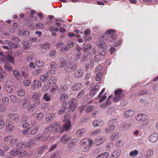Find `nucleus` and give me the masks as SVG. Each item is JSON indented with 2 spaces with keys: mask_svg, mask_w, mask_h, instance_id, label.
<instances>
[{
  "mask_svg": "<svg viewBox=\"0 0 158 158\" xmlns=\"http://www.w3.org/2000/svg\"><path fill=\"white\" fill-rule=\"evenodd\" d=\"M115 96L113 98V100L115 102H117L123 99L125 96L122 89H116L114 92Z\"/></svg>",
  "mask_w": 158,
  "mask_h": 158,
  "instance_id": "nucleus-1",
  "label": "nucleus"
},
{
  "mask_svg": "<svg viewBox=\"0 0 158 158\" xmlns=\"http://www.w3.org/2000/svg\"><path fill=\"white\" fill-rule=\"evenodd\" d=\"M64 118V124L63 125V129L68 131L71 127V123L69 120V117L68 115H65Z\"/></svg>",
  "mask_w": 158,
  "mask_h": 158,
  "instance_id": "nucleus-2",
  "label": "nucleus"
},
{
  "mask_svg": "<svg viewBox=\"0 0 158 158\" xmlns=\"http://www.w3.org/2000/svg\"><path fill=\"white\" fill-rule=\"evenodd\" d=\"M76 69L72 62H68L64 68V70L67 73H70L75 71Z\"/></svg>",
  "mask_w": 158,
  "mask_h": 158,
  "instance_id": "nucleus-3",
  "label": "nucleus"
},
{
  "mask_svg": "<svg viewBox=\"0 0 158 158\" xmlns=\"http://www.w3.org/2000/svg\"><path fill=\"white\" fill-rule=\"evenodd\" d=\"M106 33L109 34L111 39L110 41L112 43H114L117 37V35L114 33V30L111 29L108 30L106 31Z\"/></svg>",
  "mask_w": 158,
  "mask_h": 158,
  "instance_id": "nucleus-4",
  "label": "nucleus"
},
{
  "mask_svg": "<svg viewBox=\"0 0 158 158\" xmlns=\"http://www.w3.org/2000/svg\"><path fill=\"white\" fill-rule=\"evenodd\" d=\"M14 87V83L10 81H7L5 84V89L9 93H11Z\"/></svg>",
  "mask_w": 158,
  "mask_h": 158,
  "instance_id": "nucleus-5",
  "label": "nucleus"
},
{
  "mask_svg": "<svg viewBox=\"0 0 158 158\" xmlns=\"http://www.w3.org/2000/svg\"><path fill=\"white\" fill-rule=\"evenodd\" d=\"M71 139V137L69 135L64 134L60 137V142L63 144H66Z\"/></svg>",
  "mask_w": 158,
  "mask_h": 158,
  "instance_id": "nucleus-6",
  "label": "nucleus"
},
{
  "mask_svg": "<svg viewBox=\"0 0 158 158\" xmlns=\"http://www.w3.org/2000/svg\"><path fill=\"white\" fill-rule=\"evenodd\" d=\"M147 116L143 114H138L135 116V118L138 121L140 122L145 121L147 120Z\"/></svg>",
  "mask_w": 158,
  "mask_h": 158,
  "instance_id": "nucleus-7",
  "label": "nucleus"
},
{
  "mask_svg": "<svg viewBox=\"0 0 158 158\" xmlns=\"http://www.w3.org/2000/svg\"><path fill=\"white\" fill-rule=\"evenodd\" d=\"M53 130V128L50 124L49 126H48L44 129L43 132L46 136L48 137L50 135L51 133H54Z\"/></svg>",
  "mask_w": 158,
  "mask_h": 158,
  "instance_id": "nucleus-8",
  "label": "nucleus"
},
{
  "mask_svg": "<svg viewBox=\"0 0 158 158\" xmlns=\"http://www.w3.org/2000/svg\"><path fill=\"white\" fill-rule=\"evenodd\" d=\"M77 100L75 98H73L69 101V108L72 109H75L76 108L77 104Z\"/></svg>",
  "mask_w": 158,
  "mask_h": 158,
  "instance_id": "nucleus-9",
  "label": "nucleus"
},
{
  "mask_svg": "<svg viewBox=\"0 0 158 158\" xmlns=\"http://www.w3.org/2000/svg\"><path fill=\"white\" fill-rule=\"evenodd\" d=\"M51 125L53 128V132H57L60 131V128L61 127L60 124L56 121L51 123Z\"/></svg>",
  "mask_w": 158,
  "mask_h": 158,
  "instance_id": "nucleus-10",
  "label": "nucleus"
},
{
  "mask_svg": "<svg viewBox=\"0 0 158 158\" xmlns=\"http://www.w3.org/2000/svg\"><path fill=\"white\" fill-rule=\"evenodd\" d=\"M158 139V134L156 132H153L149 137V141L152 142H155Z\"/></svg>",
  "mask_w": 158,
  "mask_h": 158,
  "instance_id": "nucleus-11",
  "label": "nucleus"
},
{
  "mask_svg": "<svg viewBox=\"0 0 158 158\" xmlns=\"http://www.w3.org/2000/svg\"><path fill=\"white\" fill-rule=\"evenodd\" d=\"M8 117L9 118L13 120L15 122H18L20 118L19 116L15 114H9L8 115Z\"/></svg>",
  "mask_w": 158,
  "mask_h": 158,
  "instance_id": "nucleus-12",
  "label": "nucleus"
},
{
  "mask_svg": "<svg viewBox=\"0 0 158 158\" xmlns=\"http://www.w3.org/2000/svg\"><path fill=\"white\" fill-rule=\"evenodd\" d=\"M92 125L94 127H97L98 126L101 127L104 125L103 121L100 119L94 120L92 122Z\"/></svg>",
  "mask_w": 158,
  "mask_h": 158,
  "instance_id": "nucleus-13",
  "label": "nucleus"
},
{
  "mask_svg": "<svg viewBox=\"0 0 158 158\" xmlns=\"http://www.w3.org/2000/svg\"><path fill=\"white\" fill-rule=\"evenodd\" d=\"M41 48L45 50H49L51 47V44L48 42L41 43L40 44Z\"/></svg>",
  "mask_w": 158,
  "mask_h": 158,
  "instance_id": "nucleus-14",
  "label": "nucleus"
},
{
  "mask_svg": "<svg viewBox=\"0 0 158 158\" xmlns=\"http://www.w3.org/2000/svg\"><path fill=\"white\" fill-rule=\"evenodd\" d=\"M67 61L64 58H60L58 63V66L60 68H63L67 64Z\"/></svg>",
  "mask_w": 158,
  "mask_h": 158,
  "instance_id": "nucleus-15",
  "label": "nucleus"
},
{
  "mask_svg": "<svg viewBox=\"0 0 158 158\" xmlns=\"http://www.w3.org/2000/svg\"><path fill=\"white\" fill-rule=\"evenodd\" d=\"M83 73V71L80 69H77L74 74V76L75 78H78L81 77Z\"/></svg>",
  "mask_w": 158,
  "mask_h": 158,
  "instance_id": "nucleus-16",
  "label": "nucleus"
},
{
  "mask_svg": "<svg viewBox=\"0 0 158 158\" xmlns=\"http://www.w3.org/2000/svg\"><path fill=\"white\" fill-rule=\"evenodd\" d=\"M57 81V78L54 77H51L48 80L47 83V85L49 87H50L55 84Z\"/></svg>",
  "mask_w": 158,
  "mask_h": 158,
  "instance_id": "nucleus-17",
  "label": "nucleus"
},
{
  "mask_svg": "<svg viewBox=\"0 0 158 158\" xmlns=\"http://www.w3.org/2000/svg\"><path fill=\"white\" fill-rule=\"evenodd\" d=\"M112 97L113 96L111 95L109 96L106 100V102L101 105V107L104 108L107 106H109L111 102V99Z\"/></svg>",
  "mask_w": 158,
  "mask_h": 158,
  "instance_id": "nucleus-18",
  "label": "nucleus"
},
{
  "mask_svg": "<svg viewBox=\"0 0 158 158\" xmlns=\"http://www.w3.org/2000/svg\"><path fill=\"white\" fill-rule=\"evenodd\" d=\"M99 89V86L98 85H96L90 91L89 94L90 96L91 97H93Z\"/></svg>",
  "mask_w": 158,
  "mask_h": 158,
  "instance_id": "nucleus-19",
  "label": "nucleus"
},
{
  "mask_svg": "<svg viewBox=\"0 0 158 158\" xmlns=\"http://www.w3.org/2000/svg\"><path fill=\"white\" fill-rule=\"evenodd\" d=\"M40 97V93L39 92H35L32 95V98L36 100L37 101L36 103L37 105L40 104V102L39 100V98Z\"/></svg>",
  "mask_w": 158,
  "mask_h": 158,
  "instance_id": "nucleus-20",
  "label": "nucleus"
},
{
  "mask_svg": "<svg viewBox=\"0 0 158 158\" xmlns=\"http://www.w3.org/2000/svg\"><path fill=\"white\" fill-rule=\"evenodd\" d=\"M18 35L20 36H28L29 35L30 33L27 31L21 30L19 31Z\"/></svg>",
  "mask_w": 158,
  "mask_h": 158,
  "instance_id": "nucleus-21",
  "label": "nucleus"
},
{
  "mask_svg": "<svg viewBox=\"0 0 158 158\" xmlns=\"http://www.w3.org/2000/svg\"><path fill=\"white\" fill-rule=\"evenodd\" d=\"M22 44L23 46V48L25 50L30 48L31 45V43L26 41H23Z\"/></svg>",
  "mask_w": 158,
  "mask_h": 158,
  "instance_id": "nucleus-22",
  "label": "nucleus"
},
{
  "mask_svg": "<svg viewBox=\"0 0 158 158\" xmlns=\"http://www.w3.org/2000/svg\"><path fill=\"white\" fill-rule=\"evenodd\" d=\"M82 84L81 83H78L73 85L72 89L73 91H77L80 90L82 87Z\"/></svg>",
  "mask_w": 158,
  "mask_h": 158,
  "instance_id": "nucleus-23",
  "label": "nucleus"
},
{
  "mask_svg": "<svg viewBox=\"0 0 158 158\" xmlns=\"http://www.w3.org/2000/svg\"><path fill=\"white\" fill-rule=\"evenodd\" d=\"M121 151L119 149H117L113 152L112 154V156L114 158H117L120 155Z\"/></svg>",
  "mask_w": 158,
  "mask_h": 158,
  "instance_id": "nucleus-24",
  "label": "nucleus"
},
{
  "mask_svg": "<svg viewBox=\"0 0 158 158\" xmlns=\"http://www.w3.org/2000/svg\"><path fill=\"white\" fill-rule=\"evenodd\" d=\"M41 83L40 81L37 80L34 81V85H32L31 89L34 90L35 89H38L40 86H41Z\"/></svg>",
  "mask_w": 158,
  "mask_h": 158,
  "instance_id": "nucleus-25",
  "label": "nucleus"
},
{
  "mask_svg": "<svg viewBox=\"0 0 158 158\" xmlns=\"http://www.w3.org/2000/svg\"><path fill=\"white\" fill-rule=\"evenodd\" d=\"M6 43L11 48H16L18 47L17 44L13 43L9 40H6Z\"/></svg>",
  "mask_w": 158,
  "mask_h": 158,
  "instance_id": "nucleus-26",
  "label": "nucleus"
},
{
  "mask_svg": "<svg viewBox=\"0 0 158 158\" xmlns=\"http://www.w3.org/2000/svg\"><path fill=\"white\" fill-rule=\"evenodd\" d=\"M83 51L85 52H89L92 48L91 46L89 44H84L83 45Z\"/></svg>",
  "mask_w": 158,
  "mask_h": 158,
  "instance_id": "nucleus-27",
  "label": "nucleus"
},
{
  "mask_svg": "<svg viewBox=\"0 0 158 158\" xmlns=\"http://www.w3.org/2000/svg\"><path fill=\"white\" fill-rule=\"evenodd\" d=\"M67 104L66 103H64L62 104L61 106V108L58 111V113L60 114H63L65 111L67 109V108L66 107Z\"/></svg>",
  "mask_w": 158,
  "mask_h": 158,
  "instance_id": "nucleus-28",
  "label": "nucleus"
},
{
  "mask_svg": "<svg viewBox=\"0 0 158 158\" xmlns=\"http://www.w3.org/2000/svg\"><path fill=\"white\" fill-rule=\"evenodd\" d=\"M48 146L46 145H42L40 147L38 150V153L39 154H41L46 151L48 148Z\"/></svg>",
  "mask_w": 158,
  "mask_h": 158,
  "instance_id": "nucleus-29",
  "label": "nucleus"
},
{
  "mask_svg": "<svg viewBox=\"0 0 158 158\" xmlns=\"http://www.w3.org/2000/svg\"><path fill=\"white\" fill-rule=\"evenodd\" d=\"M135 114V112L131 110H128L125 112L124 115L126 117H131Z\"/></svg>",
  "mask_w": 158,
  "mask_h": 158,
  "instance_id": "nucleus-30",
  "label": "nucleus"
},
{
  "mask_svg": "<svg viewBox=\"0 0 158 158\" xmlns=\"http://www.w3.org/2000/svg\"><path fill=\"white\" fill-rule=\"evenodd\" d=\"M35 64L38 67H42L44 64V63L43 61L39 60H35Z\"/></svg>",
  "mask_w": 158,
  "mask_h": 158,
  "instance_id": "nucleus-31",
  "label": "nucleus"
},
{
  "mask_svg": "<svg viewBox=\"0 0 158 158\" xmlns=\"http://www.w3.org/2000/svg\"><path fill=\"white\" fill-rule=\"evenodd\" d=\"M153 154V151L152 149H149L146 151V153L145 155L146 158H149Z\"/></svg>",
  "mask_w": 158,
  "mask_h": 158,
  "instance_id": "nucleus-32",
  "label": "nucleus"
},
{
  "mask_svg": "<svg viewBox=\"0 0 158 158\" xmlns=\"http://www.w3.org/2000/svg\"><path fill=\"white\" fill-rule=\"evenodd\" d=\"M68 89V88L66 85H64L60 86L59 89V92L60 93H64Z\"/></svg>",
  "mask_w": 158,
  "mask_h": 158,
  "instance_id": "nucleus-33",
  "label": "nucleus"
},
{
  "mask_svg": "<svg viewBox=\"0 0 158 158\" xmlns=\"http://www.w3.org/2000/svg\"><path fill=\"white\" fill-rule=\"evenodd\" d=\"M85 130L84 129H82L77 130V134L79 136H82L85 132Z\"/></svg>",
  "mask_w": 158,
  "mask_h": 158,
  "instance_id": "nucleus-34",
  "label": "nucleus"
},
{
  "mask_svg": "<svg viewBox=\"0 0 158 158\" xmlns=\"http://www.w3.org/2000/svg\"><path fill=\"white\" fill-rule=\"evenodd\" d=\"M38 105L35 102V103L31 104L27 108L28 110L30 112H33L35 108V106Z\"/></svg>",
  "mask_w": 158,
  "mask_h": 158,
  "instance_id": "nucleus-35",
  "label": "nucleus"
},
{
  "mask_svg": "<svg viewBox=\"0 0 158 158\" xmlns=\"http://www.w3.org/2000/svg\"><path fill=\"white\" fill-rule=\"evenodd\" d=\"M109 155L108 152H105L97 156L96 158H108Z\"/></svg>",
  "mask_w": 158,
  "mask_h": 158,
  "instance_id": "nucleus-36",
  "label": "nucleus"
},
{
  "mask_svg": "<svg viewBox=\"0 0 158 158\" xmlns=\"http://www.w3.org/2000/svg\"><path fill=\"white\" fill-rule=\"evenodd\" d=\"M55 117V114L53 113H51L48 115V117L46 118V120L47 122L51 121L53 120Z\"/></svg>",
  "mask_w": 158,
  "mask_h": 158,
  "instance_id": "nucleus-37",
  "label": "nucleus"
},
{
  "mask_svg": "<svg viewBox=\"0 0 158 158\" xmlns=\"http://www.w3.org/2000/svg\"><path fill=\"white\" fill-rule=\"evenodd\" d=\"M4 117L2 115H0V129H2L5 126V122Z\"/></svg>",
  "mask_w": 158,
  "mask_h": 158,
  "instance_id": "nucleus-38",
  "label": "nucleus"
},
{
  "mask_svg": "<svg viewBox=\"0 0 158 158\" xmlns=\"http://www.w3.org/2000/svg\"><path fill=\"white\" fill-rule=\"evenodd\" d=\"M48 78V75L44 74L40 76V79L43 82H46Z\"/></svg>",
  "mask_w": 158,
  "mask_h": 158,
  "instance_id": "nucleus-39",
  "label": "nucleus"
},
{
  "mask_svg": "<svg viewBox=\"0 0 158 158\" xmlns=\"http://www.w3.org/2000/svg\"><path fill=\"white\" fill-rule=\"evenodd\" d=\"M34 140L33 139H30L25 144L26 147L31 148L32 144H34Z\"/></svg>",
  "mask_w": 158,
  "mask_h": 158,
  "instance_id": "nucleus-40",
  "label": "nucleus"
},
{
  "mask_svg": "<svg viewBox=\"0 0 158 158\" xmlns=\"http://www.w3.org/2000/svg\"><path fill=\"white\" fill-rule=\"evenodd\" d=\"M103 40L106 42H109L110 41L111 39L110 38L109 34H107L106 32L103 36Z\"/></svg>",
  "mask_w": 158,
  "mask_h": 158,
  "instance_id": "nucleus-41",
  "label": "nucleus"
},
{
  "mask_svg": "<svg viewBox=\"0 0 158 158\" xmlns=\"http://www.w3.org/2000/svg\"><path fill=\"white\" fill-rule=\"evenodd\" d=\"M98 46L101 48H104L106 47V43L104 41L100 40L98 43Z\"/></svg>",
  "mask_w": 158,
  "mask_h": 158,
  "instance_id": "nucleus-42",
  "label": "nucleus"
},
{
  "mask_svg": "<svg viewBox=\"0 0 158 158\" xmlns=\"http://www.w3.org/2000/svg\"><path fill=\"white\" fill-rule=\"evenodd\" d=\"M17 147L19 148H21L23 149H24L26 148V145L25 143L24 142H19L17 143Z\"/></svg>",
  "mask_w": 158,
  "mask_h": 158,
  "instance_id": "nucleus-43",
  "label": "nucleus"
},
{
  "mask_svg": "<svg viewBox=\"0 0 158 158\" xmlns=\"http://www.w3.org/2000/svg\"><path fill=\"white\" fill-rule=\"evenodd\" d=\"M17 94L20 97H23L25 95V92L22 89H19L17 91Z\"/></svg>",
  "mask_w": 158,
  "mask_h": 158,
  "instance_id": "nucleus-44",
  "label": "nucleus"
},
{
  "mask_svg": "<svg viewBox=\"0 0 158 158\" xmlns=\"http://www.w3.org/2000/svg\"><path fill=\"white\" fill-rule=\"evenodd\" d=\"M102 73L101 72L98 73L95 77V80L96 81H98L100 80L102 77Z\"/></svg>",
  "mask_w": 158,
  "mask_h": 158,
  "instance_id": "nucleus-45",
  "label": "nucleus"
},
{
  "mask_svg": "<svg viewBox=\"0 0 158 158\" xmlns=\"http://www.w3.org/2000/svg\"><path fill=\"white\" fill-rule=\"evenodd\" d=\"M13 73L14 76L16 78H17L21 76L20 73L18 70H14L13 71Z\"/></svg>",
  "mask_w": 158,
  "mask_h": 158,
  "instance_id": "nucleus-46",
  "label": "nucleus"
},
{
  "mask_svg": "<svg viewBox=\"0 0 158 158\" xmlns=\"http://www.w3.org/2000/svg\"><path fill=\"white\" fill-rule=\"evenodd\" d=\"M85 93V90L82 89L80 91L77 95V98L80 99L82 98L83 96L84 95Z\"/></svg>",
  "mask_w": 158,
  "mask_h": 158,
  "instance_id": "nucleus-47",
  "label": "nucleus"
},
{
  "mask_svg": "<svg viewBox=\"0 0 158 158\" xmlns=\"http://www.w3.org/2000/svg\"><path fill=\"white\" fill-rule=\"evenodd\" d=\"M107 112L108 114L113 115L115 112V109L111 107L108 109Z\"/></svg>",
  "mask_w": 158,
  "mask_h": 158,
  "instance_id": "nucleus-48",
  "label": "nucleus"
},
{
  "mask_svg": "<svg viewBox=\"0 0 158 158\" xmlns=\"http://www.w3.org/2000/svg\"><path fill=\"white\" fill-rule=\"evenodd\" d=\"M42 70L43 69H37L33 71V73L35 75H38L42 72Z\"/></svg>",
  "mask_w": 158,
  "mask_h": 158,
  "instance_id": "nucleus-49",
  "label": "nucleus"
},
{
  "mask_svg": "<svg viewBox=\"0 0 158 158\" xmlns=\"http://www.w3.org/2000/svg\"><path fill=\"white\" fill-rule=\"evenodd\" d=\"M69 47L67 46H65L64 47H61L60 48V51L64 53L67 52L69 50Z\"/></svg>",
  "mask_w": 158,
  "mask_h": 158,
  "instance_id": "nucleus-50",
  "label": "nucleus"
},
{
  "mask_svg": "<svg viewBox=\"0 0 158 158\" xmlns=\"http://www.w3.org/2000/svg\"><path fill=\"white\" fill-rule=\"evenodd\" d=\"M94 110V106H88L85 109V112L88 113Z\"/></svg>",
  "mask_w": 158,
  "mask_h": 158,
  "instance_id": "nucleus-51",
  "label": "nucleus"
},
{
  "mask_svg": "<svg viewBox=\"0 0 158 158\" xmlns=\"http://www.w3.org/2000/svg\"><path fill=\"white\" fill-rule=\"evenodd\" d=\"M50 158H61L59 155L58 152L53 153L51 155Z\"/></svg>",
  "mask_w": 158,
  "mask_h": 158,
  "instance_id": "nucleus-52",
  "label": "nucleus"
},
{
  "mask_svg": "<svg viewBox=\"0 0 158 158\" xmlns=\"http://www.w3.org/2000/svg\"><path fill=\"white\" fill-rule=\"evenodd\" d=\"M118 133L117 132L114 133L112 136H110V139L111 140L116 139L118 136Z\"/></svg>",
  "mask_w": 158,
  "mask_h": 158,
  "instance_id": "nucleus-53",
  "label": "nucleus"
},
{
  "mask_svg": "<svg viewBox=\"0 0 158 158\" xmlns=\"http://www.w3.org/2000/svg\"><path fill=\"white\" fill-rule=\"evenodd\" d=\"M114 144L112 143H108L106 146V149L107 150L110 151L114 146Z\"/></svg>",
  "mask_w": 158,
  "mask_h": 158,
  "instance_id": "nucleus-54",
  "label": "nucleus"
},
{
  "mask_svg": "<svg viewBox=\"0 0 158 158\" xmlns=\"http://www.w3.org/2000/svg\"><path fill=\"white\" fill-rule=\"evenodd\" d=\"M18 141V140L17 139L15 138H11L10 140V143L11 145L14 146V144L17 143Z\"/></svg>",
  "mask_w": 158,
  "mask_h": 158,
  "instance_id": "nucleus-55",
  "label": "nucleus"
},
{
  "mask_svg": "<svg viewBox=\"0 0 158 158\" xmlns=\"http://www.w3.org/2000/svg\"><path fill=\"white\" fill-rule=\"evenodd\" d=\"M19 151L17 149H13L10 151V153L13 156H15L16 155L18 156Z\"/></svg>",
  "mask_w": 158,
  "mask_h": 158,
  "instance_id": "nucleus-56",
  "label": "nucleus"
},
{
  "mask_svg": "<svg viewBox=\"0 0 158 158\" xmlns=\"http://www.w3.org/2000/svg\"><path fill=\"white\" fill-rule=\"evenodd\" d=\"M89 139L87 138H85L82 139L80 142L81 145H84L86 144L88 142Z\"/></svg>",
  "mask_w": 158,
  "mask_h": 158,
  "instance_id": "nucleus-57",
  "label": "nucleus"
},
{
  "mask_svg": "<svg viewBox=\"0 0 158 158\" xmlns=\"http://www.w3.org/2000/svg\"><path fill=\"white\" fill-rule=\"evenodd\" d=\"M39 128V126H36L34 129L32 130L30 132V134L31 135H34L37 133L38 130Z\"/></svg>",
  "mask_w": 158,
  "mask_h": 158,
  "instance_id": "nucleus-58",
  "label": "nucleus"
},
{
  "mask_svg": "<svg viewBox=\"0 0 158 158\" xmlns=\"http://www.w3.org/2000/svg\"><path fill=\"white\" fill-rule=\"evenodd\" d=\"M138 153V151L137 150H135L130 152V155L132 156L135 157L137 156Z\"/></svg>",
  "mask_w": 158,
  "mask_h": 158,
  "instance_id": "nucleus-59",
  "label": "nucleus"
},
{
  "mask_svg": "<svg viewBox=\"0 0 158 158\" xmlns=\"http://www.w3.org/2000/svg\"><path fill=\"white\" fill-rule=\"evenodd\" d=\"M94 59L95 62L98 63L101 59V56L100 55H97L94 57Z\"/></svg>",
  "mask_w": 158,
  "mask_h": 158,
  "instance_id": "nucleus-60",
  "label": "nucleus"
},
{
  "mask_svg": "<svg viewBox=\"0 0 158 158\" xmlns=\"http://www.w3.org/2000/svg\"><path fill=\"white\" fill-rule=\"evenodd\" d=\"M50 96L47 94H45L43 96V99L46 101H49L51 100Z\"/></svg>",
  "mask_w": 158,
  "mask_h": 158,
  "instance_id": "nucleus-61",
  "label": "nucleus"
},
{
  "mask_svg": "<svg viewBox=\"0 0 158 158\" xmlns=\"http://www.w3.org/2000/svg\"><path fill=\"white\" fill-rule=\"evenodd\" d=\"M90 146H88V145L83 147L82 148V151L83 152H87L90 150Z\"/></svg>",
  "mask_w": 158,
  "mask_h": 158,
  "instance_id": "nucleus-62",
  "label": "nucleus"
},
{
  "mask_svg": "<svg viewBox=\"0 0 158 158\" xmlns=\"http://www.w3.org/2000/svg\"><path fill=\"white\" fill-rule=\"evenodd\" d=\"M56 54V52L54 49H52L49 52V55L51 57H53Z\"/></svg>",
  "mask_w": 158,
  "mask_h": 158,
  "instance_id": "nucleus-63",
  "label": "nucleus"
},
{
  "mask_svg": "<svg viewBox=\"0 0 158 158\" xmlns=\"http://www.w3.org/2000/svg\"><path fill=\"white\" fill-rule=\"evenodd\" d=\"M101 129H97L95 131L92 132V133H91L92 135H96L99 134L101 133Z\"/></svg>",
  "mask_w": 158,
  "mask_h": 158,
  "instance_id": "nucleus-64",
  "label": "nucleus"
}]
</instances>
